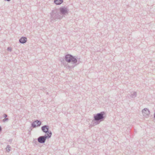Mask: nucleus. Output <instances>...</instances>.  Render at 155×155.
Wrapping results in <instances>:
<instances>
[{
  "label": "nucleus",
  "mask_w": 155,
  "mask_h": 155,
  "mask_svg": "<svg viewBox=\"0 0 155 155\" xmlns=\"http://www.w3.org/2000/svg\"><path fill=\"white\" fill-rule=\"evenodd\" d=\"M69 9L67 6H62L58 9H54L50 13V20L53 23L58 19L61 20L65 15L68 14Z\"/></svg>",
  "instance_id": "f257e3e1"
},
{
  "label": "nucleus",
  "mask_w": 155,
  "mask_h": 155,
  "mask_svg": "<svg viewBox=\"0 0 155 155\" xmlns=\"http://www.w3.org/2000/svg\"><path fill=\"white\" fill-rule=\"evenodd\" d=\"M66 61L68 63H71V65L68 64L66 68L68 69H72L77 65L78 63L77 62V59L76 56H73L70 54H66L64 57Z\"/></svg>",
  "instance_id": "f03ea898"
},
{
  "label": "nucleus",
  "mask_w": 155,
  "mask_h": 155,
  "mask_svg": "<svg viewBox=\"0 0 155 155\" xmlns=\"http://www.w3.org/2000/svg\"><path fill=\"white\" fill-rule=\"evenodd\" d=\"M106 117L105 113L102 111L94 115V119L92 121V125L94 126L97 125L103 121Z\"/></svg>",
  "instance_id": "7ed1b4c3"
},
{
  "label": "nucleus",
  "mask_w": 155,
  "mask_h": 155,
  "mask_svg": "<svg viewBox=\"0 0 155 155\" xmlns=\"http://www.w3.org/2000/svg\"><path fill=\"white\" fill-rule=\"evenodd\" d=\"M51 137V133H50L49 135H47L45 134L44 136H40L37 139L38 142L41 143H43L45 142L46 139H49Z\"/></svg>",
  "instance_id": "20e7f679"
},
{
  "label": "nucleus",
  "mask_w": 155,
  "mask_h": 155,
  "mask_svg": "<svg viewBox=\"0 0 155 155\" xmlns=\"http://www.w3.org/2000/svg\"><path fill=\"white\" fill-rule=\"evenodd\" d=\"M42 131L45 133L47 135H49L50 133H51V136L52 135V132L49 130V127L48 125H45L41 127Z\"/></svg>",
  "instance_id": "39448f33"
},
{
  "label": "nucleus",
  "mask_w": 155,
  "mask_h": 155,
  "mask_svg": "<svg viewBox=\"0 0 155 155\" xmlns=\"http://www.w3.org/2000/svg\"><path fill=\"white\" fill-rule=\"evenodd\" d=\"M41 124V122L39 120H37L32 123L31 127L33 128H35L38 126H39Z\"/></svg>",
  "instance_id": "423d86ee"
},
{
  "label": "nucleus",
  "mask_w": 155,
  "mask_h": 155,
  "mask_svg": "<svg viewBox=\"0 0 155 155\" xmlns=\"http://www.w3.org/2000/svg\"><path fill=\"white\" fill-rule=\"evenodd\" d=\"M143 115L145 117H147L150 114V111L147 108H144L142 110Z\"/></svg>",
  "instance_id": "0eeeda50"
},
{
  "label": "nucleus",
  "mask_w": 155,
  "mask_h": 155,
  "mask_svg": "<svg viewBox=\"0 0 155 155\" xmlns=\"http://www.w3.org/2000/svg\"><path fill=\"white\" fill-rule=\"evenodd\" d=\"M27 41V38L25 37H22L19 39V42L21 44L25 43Z\"/></svg>",
  "instance_id": "6e6552de"
},
{
  "label": "nucleus",
  "mask_w": 155,
  "mask_h": 155,
  "mask_svg": "<svg viewBox=\"0 0 155 155\" xmlns=\"http://www.w3.org/2000/svg\"><path fill=\"white\" fill-rule=\"evenodd\" d=\"M63 2V0H54V3L56 5H58L61 4Z\"/></svg>",
  "instance_id": "1a4fd4ad"
},
{
  "label": "nucleus",
  "mask_w": 155,
  "mask_h": 155,
  "mask_svg": "<svg viewBox=\"0 0 155 155\" xmlns=\"http://www.w3.org/2000/svg\"><path fill=\"white\" fill-rule=\"evenodd\" d=\"M137 95V93L136 92H132L131 93V97L132 98H135Z\"/></svg>",
  "instance_id": "9d476101"
},
{
  "label": "nucleus",
  "mask_w": 155,
  "mask_h": 155,
  "mask_svg": "<svg viewBox=\"0 0 155 155\" xmlns=\"http://www.w3.org/2000/svg\"><path fill=\"white\" fill-rule=\"evenodd\" d=\"M11 148V147L9 145H8L6 148L7 151L9 152Z\"/></svg>",
  "instance_id": "9b49d317"
},
{
  "label": "nucleus",
  "mask_w": 155,
  "mask_h": 155,
  "mask_svg": "<svg viewBox=\"0 0 155 155\" xmlns=\"http://www.w3.org/2000/svg\"><path fill=\"white\" fill-rule=\"evenodd\" d=\"M8 120V118H5L2 121L3 122H5L6 121H7Z\"/></svg>",
  "instance_id": "f8f14e48"
},
{
  "label": "nucleus",
  "mask_w": 155,
  "mask_h": 155,
  "mask_svg": "<svg viewBox=\"0 0 155 155\" xmlns=\"http://www.w3.org/2000/svg\"><path fill=\"white\" fill-rule=\"evenodd\" d=\"M8 115L7 114H4L3 115V117L5 118H6V117H7Z\"/></svg>",
  "instance_id": "ddd939ff"
},
{
  "label": "nucleus",
  "mask_w": 155,
  "mask_h": 155,
  "mask_svg": "<svg viewBox=\"0 0 155 155\" xmlns=\"http://www.w3.org/2000/svg\"><path fill=\"white\" fill-rule=\"evenodd\" d=\"M7 50L10 51H12V48L10 47H8L7 48Z\"/></svg>",
  "instance_id": "4468645a"
},
{
  "label": "nucleus",
  "mask_w": 155,
  "mask_h": 155,
  "mask_svg": "<svg viewBox=\"0 0 155 155\" xmlns=\"http://www.w3.org/2000/svg\"><path fill=\"white\" fill-rule=\"evenodd\" d=\"M63 64L64 65V66H66V62H62Z\"/></svg>",
  "instance_id": "2eb2a0df"
},
{
  "label": "nucleus",
  "mask_w": 155,
  "mask_h": 155,
  "mask_svg": "<svg viewBox=\"0 0 155 155\" xmlns=\"http://www.w3.org/2000/svg\"><path fill=\"white\" fill-rule=\"evenodd\" d=\"M2 130V128L0 126V132Z\"/></svg>",
  "instance_id": "dca6fc26"
},
{
  "label": "nucleus",
  "mask_w": 155,
  "mask_h": 155,
  "mask_svg": "<svg viewBox=\"0 0 155 155\" xmlns=\"http://www.w3.org/2000/svg\"><path fill=\"white\" fill-rule=\"evenodd\" d=\"M5 1H7L8 2H9L10 1H11V0H4Z\"/></svg>",
  "instance_id": "f3484780"
},
{
  "label": "nucleus",
  "mask_w": 155,
  "mask_h": 155,
  "mask_svg": "<svg viewBox=\"0 0 155 155\" xmlns=\"http://www.w3.org/2000/svg\"><path fill=\"white\" fill-rule=\"evenodd\" d=\"M154 118L155 119V112L154 113Z\"/></svg>",
  "instance_id": "a211bd4d"
},
{
  "label": "nucleus",
  "mask_w": 155,
  "mask_h": 155,
  "mask_svg": "<svg viewBox=\"0 0 155 155\" xmlns=\"http://www.w3.org/2000/svg\"><path fill=\"white\" fill-rule=\"evenodd\" d=\"M12 139H11H11H10V140H9V142H11V141H12Z\"/></svg>",
  "instance_id": "6ab92c4d"
},
{
  "label": "nucleus",
  "mask_w": 155,
  "mask_h": 155,
  "mask_svg": "<svg viewBox=\"0 0 155 155\" xmlns=\"http://www.w3.org/2000/svg\"><path fill=\"white\" fill-rule=\"evenodd\" d=\"M37 142L36 141L35 142V143Z\"/></svg>",
  "instance_id": "aec40b11"
},
{
  "label": "nucleus",
  "mask_w": 155,
  "mask_h": 155,
  "mask_svg": "<svg viewBox=\"0 0 155 155\" xmlns=\"http://www.w3.org/2000/svg\"><path fill=\"white\" fill-rule=\"evenodd\" d=\"M37 142L36 141L35 142V143Z\"/></svg>",
  "instance_id": "412c9836"
}]
</instances>
